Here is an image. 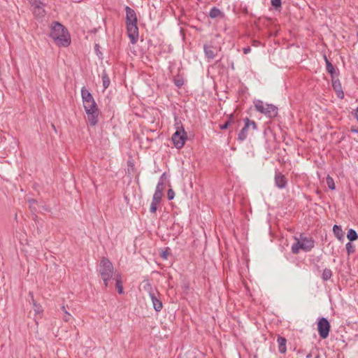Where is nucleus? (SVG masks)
<instances>
[{"label": "nucleus", "instance_id": "1", "mask_svg": "<svg viewBox=\"0 0 358 358\" xmlns=\"http://www.w3.org/2000/svg\"><path fill=\"white\" fill-rule=\"evenodd\" d=\"M50 36L58 46L68 47L71 44L69 32L60 22H55L52 23Z\"/></svg>", "mask_w": 358, "mask_h": 358}, {"label": "nucleus", "instance_id": "2", "mask_svg": "<svg viewBox=\"0 0 358 358\" xmlns=\"http://www.w3.org/2000/svg\"><path fill=\"white\" fill-rule=\"evenodd\" d=\"M125 11L127 35L131 43L136 44L138 39L136 13L134 9L127 6L125 7Z\"/></svg>", "mask_w": 358, "mask_h": 358}, {"label": "nucleus", "instance_id": "3", "mask_svg": "<svg viewBox=\"0 0 358 358\" xmlns=\"http://www.w3.org/2000/svg\"><path fill=\"white\" fill-rule=\"evenodd\" d=\"M255 109L269 118H274L278 115V108L273 104H266L262 100L254 101Z\"/></svg>", "mask_w": 358, "mask_h": 358}, {"label": "nucleus", "instance_id": "4", "mask_svg": "<svg viewBox=\"0 0 358 358\" xmlns=\"http://www.w3.org/2000/svg\"><path fill=\"white\" fill-rule=\"evenodd\" d=\"M187 138V133L185 132L182 125L177 127L176 131L171 137L173 144L177 149H180L184 146Z\"/></svg>", "mask_w": 358, "mask_h": 358}, {"label": "nucleus", "instance_id": "5", "mask_svg": "<svg viewBox=\"0 0 358 358\" xmlns=\"http://www.w3.org/2000/svg\"><path fill=\"white\" fill-rule=\"evenodd\" d=\"M99 272L101 277H114V267L112 262L108 258H101L99 263Z\"/></svg>", "mask_w": 358, "mask_h": 358}, {"label": "nucleus", "instance_id": "6", "mask_svg": "<svg viewBox=\"0 0 358 358\" xmlns=\"http://www.w3.org/2000/svg\"><path fill=\"white\" fill-rule=\"evenodd\" d=\"M245 125L238 134V140L240 141H245L248 137V133L250 127L253 130L257 129V124L254 120H251L246 117L244 119Z\"/></svg>", "mask_w": 358, "mask_h": 358}, {"label": "nucleus", "instance_id": "7", "mask_svg": "<svg viewBox=\"0 0 358 358\" xmlns=\"http://www.w3.org/2000/svg\"><path fill=\"white\" fill-rule=\"evenodd\" d=\"M331 326L326 317H321L317 322V331L321 338L325 339L329 336Z\"/></svg>", "mask_w": 358, "mask_h": 358}, {"label": "nucleus", "instance_id": "8", "mask_svg": "<svg viewBox=\"0 0 358 358\" xmlns=\"http://www.w3.org/2000/svg\"><path fill=\"white\" fill-rule=\"evenodd\" d=\"M150 297L152 302L153 308L157 312L161 311L163 308V304L161 299L159 298V293L157 290H150Z\"/></svg>", "mask_w": 358, "mask_h": 358}, {"label": "nucleus", "instance_id": "9", "mask_svg": "<svg viewBox=\"0 0 358 358\" xmlns=\"http://www.w3.org/2000/svg\"><path fill=\"white\" fill-rule=\"evenodd\" d=\"M299 240H300V243H301L302 250L305 252L310 251L315 246L314 240L312 238L306 237L303 234H300Z\"/></svg>", "mask_w": 358, "mask_h": 358}, {"label": "nucleus", "instance_id": "10", "mask_svg": "<svg viewBox=\"0 0 358 358\" xmlns=\"http://www.w3.org/2000/svg\"><path fill=\"white\" fill-rule=\"evenodd\" d=\"M274 180L275 186L280 189H283L287 186V180L285 175L280 171H275Z\"/></svg>", "mask_w": 358, "mask_h": 358}, {"label": "nucleus", "instance_id": "11", "mask_svg": "<svg viewBox=\"0 0 358 358\" xmlns=\"http://www.w3.org/2000/svg\"><path fill=\"white\" fill-rule=\"evenodd\" d=\"M331 83H332V87L334 90L335 91L337 96L339 99H343L344 97V92L342 89L341 83L338 78H331Z\"/></svg>", "mask_w": 358, "mask_h": 358}, {"label": "nucleus", "instance_id": "12", "mask_svg": "<svg viewBox=\"0 0 358 358\" xmlns=\"http://www.w3.org/2000/svg\"><path fill=\"white\" fill-rule=\"evenodd\" d=\"M215 49L216 48L211 45L204 44L203 51L208 62H210L216 57L217 52H215Z\"/></svg>", "mask_w": 358, "mask_h": 358}, {"label": "nucleus", "instance_id": "13", "mask_svg": "<svg viewBox=\"0 0 358 358\" xmlns=\"http://www.w3.org/2000/svg\"><path fill=\"white\" fill-rule=\"evenodd\" d=\"M34 6L33 13L35 17L41 18L45 16V10L43 8L45 4L41 1V3L36 5H31Z\"/></svg>", "mask_w": 358, "mask_h": 358}, {"label": "nucleus", "instance_id": "14", "mask_svg": "<svg viewBox=\"0 0 358 358\" xmlns=\"http://www.w3.org/2000/svg\"><path fill=\"white\" fill-rule=\"evenodd\" d=\"M81 96L83 105H85V103L95 102L92 94L85 87H83L81 90Z\"/></svg>", "mask_w": 358, "mask_h": 358}, {"label": "nucleus", "instance_id": "15", "mask_svg": "<svg viewBox=\"0 0 358 358\" xmlns=\"http://www.w3.org/2000/svg\"><path fill=\"white\" fill-rule=\"evenodd\" d=\"M113 280L115 281V287L117 289V292L120 294H123V286H122V275L119 272H115Z\"/></svg>", "mask_w": 358, "mask_h": 358}, {"label": "nucleus", "instance_id": "16", "mask_svg": "<svg viewBox=\"0 0 358 358\" xmlns=\"http://www.w3.org/2000/svg\"><path fill=\"white\" fill-rule=\"evenodd\" d=\"M277 343L278 345V351L280 353L285 354L287 352V339L281 336H278Z\"/></svg>", "mask_w": 358, "mask_h": 358}, {"label": "nucleus", "instance_id": "17", "mask_svg": "<svg viewBox=\"0 0 358 358\" xmlns=\"http://www.w3.org/2000/svg\"><path fill=\"white\" fill-rule=\"evenodd\" d=\"M99 110L96 111L94 113H90V114L87 115L89 123L92 127H94L95 125L97 124L99 122Z\"/></svg>", "mask_w": 358, "mask_h": 358}, {"label": "nucleus", "instance_id": "18", "mask_svg": "<svg viewBox=\"0 0 358 358\" xmlns=\"http://www.w3.org/2000/svg\"><path fill=\"white\" fill-rule=\"evenodd\" d=\"M324 59L326 63L327 71L330 74L331 78H334L336 74L334 66L329 61L326 55H324Z\"/></svg>", "mask_w": 358, "mask_h": 358}, {"label": "nucleus", "instance_id": "19", "mask_svg": "<svg viewBox=\"0 0 358 358\" xmlns=\"http://www.w3.org/2000/svg\"><path fill=\"white\" fill-rule=\"evenodd\" d=\"M83 107L87 115L90 114V113H94L96 111L99 110L96 102H92L91 103H85V105H83Z\"/></svg>", "mask_w": 358, "mask_h": 358}, {"label": "nucleus", "instance_id": "20", "mask_svg": "<svg viewBox=\"0 0 358 358\" xmlns=\"http://www.w3.org/2000/svg\"><path fill=\"white\" fill-rule=\"evenodd\" d=\"M209 17L210 18H216V17H222L223 16V13H222V11L217 7H213L210 10V12H209Z\"/></svg>", "mask_w": 358, "mask_h": 358}, {"label": "nucleus", "instance_id": "21", "mask_svg": "<svg viewBox=\"0 0 358 358\" xmlns=\"http://www.w3.org/2000/svg\"><path fill=\"white\" fill-rule=\"evenodd\" d=\"M101 79H102V82H103V89L106 90L109 87L110 80V78H109L108 73H106V71L105 70L102 73Z\"/></svg>", "mask_w": 358, "mask_h": 358}, {"label": "nucleus", "instance_id": "22", "mask_svg": "<svg viewBox=\"0 0 358 358\" xmlns=\"http://www.w3.org/2000/svg\"><path fill=\"white\" fill-rule=\"evenodd\" d=\"M333 231H334V234H335L336 237L338 240H342L343 239V231L341 226L335 224L334 226V227H333Z\"/></svg>", "mask_w": 358, "mask_h": 358}, {"label": "nucleus", "instance_id": "23", "mask_svg": "<svg viewBox=\"0 0 358 358\" xmlns=\"http://www.w3.org/2000/svg\"><path fill=\"white\" fill-rule=\"evenodd\" d=\"M164 177H165V173H163L159 178V180L157 185L155 192H163L164 189Z\"/></svg>", "mask_w": 358, "mask_h": 358}, {"label": "nucleus", "instance_id": "24", "mask_svg": "<svg viewBox=\"0 0 358 358\" xmlns=\"http://www.w3.org/2000/svg\"><path fill=\"white\" fill-rule=\"evenodd\" d=\"M295 239L296 241L292 245V252L296 255L299 253L300 249L302 250V245L299 238H295Z\"/></svg>", "mask_w": 358, "mask_h": 358}, {"label": "nucleus", "instance_id": "25", "mask_svg": "<svg viewBox=\"0 0 358 358\" xmlns=\"http://www.w3.org/2000/svg\"><path fill=\"white\" fill-rule=\"evenodd\" d=\"M234 122V115L231 114L229 116V119L223 124L220 125V129L222 130L227 129L232 123Z\"/></svg>", "mask_w": 358, "mask_h": 358}, {"label": "nucleus", "instance_id": "26", "mask_svg": "<svg viewBox=\"0 0 358 358\" xmlns=\"http://www.w3.org/2000/svg\"><path fill=\"white\" fill-rule=\"evenodd\" d=\"M332 271L329 268H324L322 274V279L323 281H327L332 277Z\"/></svg>", "mask_w": 358, "mask_h": 358}, {"label": "nucleus", "instance_id": "27", "mask_svg": "<svg viewBox=\"0 0 358 358\" xmlns=\"http://www.w3.org/2000/svg\"><path fill=\"white\" fill-rule=\"evenodd\" d=\"M29 295L31 298L33 306H34V311L36 312V313H40L41 312H42L41 306L38 304L36 301L34 300L33 292H29Z\"/></svg>", "mask_w": 358, "mask_h": 358}, {"label": "nucleus", "instance_id": "28", "mask_svg": "<svg viewBox=\"0 0 358 358\" xmlns=\"http://www.w3.org/2000/svg\"><path fill=\"white\" fill-rule=\"evenodd\" d=\"M173 83L174 85L178 87V88H180L184 85V79L183 78L180 76L177 75L173 78Z\"/></svg>", "mask_w": 358, "mask_h": 358}, {"label": "nucleus", "instance_id": "29", "mask_svg": "<svg viewBox=\"0 0 358 358\" xmlns=\"http://www.w3.org/2000/svg\"><path fill=\"white\" fill-rule=\"evenodd\" d=\"M347 237L350 241H354L358 238V234L355 230L350 229L348 231Z\"/></svg>", "mask_w": 358, "mask_h": 358}, {"label": "nucleus", "instance_id": "30", "mask_svg": "<svg viewBox=\"0 0 358 358\" xmlns=\"http://www.w3.org/2000/svg\"><path fill=\"white\" fill-rule=\"evenodd\" d=\"M61 309L64 314V316H63L64 321L66 322H69L72 317H71V315L68 312L66 307L65 306H62L61 307Z\"/></svg>", "mask_w": 358, "mask_h": 358}, {"label": "nucleus", "instance_id": "31", "mask_svg": "<svg viewBox=\"0 0 358 358\" xmlns=\"http://www.w3.org/2000/svg\"><path fill=\"white\" fill-rule=\"evenodd\" d=\"M352 115L354 116L355 118H356V120L358 122V106L354 111L352 112ZM350 131L352 133L358 134V127H352L350 128Z\"/></svg>", "mask_w": 358, "mask_h": 358}, {"label": "nucleus", "instance_id": "32", "mask_svg": "<svg viewBox=\"0 0 358 358\" xmlns=\"http://www.w3.org/2000/svg\"><path fill=\"white\" fill-rule=\"evenodd\" d=\"M326 182H327V185L328 187L330 189H331V190L335 189V188H336L335 183H334V179L331 176H327V177L326 178Z\"/></svg>", "mask_w": 358, "mask_h": 358}, {"label": "nucleus", "instance_id": "33", "mask_svg": "<svg viewBox=\"0 0 358 358\" xmlns=\"http://www.w3.org/2000/svg\"><path fill=\"white\" fill-rule=\"evenodd\" d=\"M345 248L348 255L353 254L355 252V247L351 241L346 243Z\"/></svg>", "mask_w": 358, "mask_h": 358}, {"label": "nucleus", "instance_id": "34", "mask_svg": "<svg viewBox=\"0 0 358 358\" xmlns=\"http://www.w3.org/2000/svg\"><path fill=\"white\" fill-rule=\"evenodd\" d=\"M162 196H163V192H155L153 196H152V201L160 203Z\"/></svg>", "mask_w": 358, "mask_h": 358}, {"label": "nucleus", "instance_id": "35", "mask_svg": "<svg viewBox=\"0 0 358 358\" xmlns=\"http://www.w3.org/2000/svg\"><path fill=\"white\" fill-rule=\"evenodd\" d=\"M159 202L155 201L152 200L150 211L151 213H155L157 210V205L159 204Z\"/></svg>", "mask_w": 358, "mask_h": 358}, {"label": "nucleus", "instance_id": "36", "mask_svg": "<svg viewBox=\"0 0 358 358\" xmlns=\"http://www.w3.org/2000/svg\"><path fill=\"white\" fill-rule=\"evenodd\" d=\"M271 5L275 10H278L281 8V0H271Z\"/></svg>", "mask_w": 358, "mask_h": 358}, {"label": "nucleus", "instance_id": "37", "mask_svg": "<svg viewBox=\"0 0 358 358\" xmlns=\"http://www.w3.org/2000/svg\"><path fill=\"white\" fill-rule=\"evenodd\" d=\"M174 196H175L174 191L172 189H169L167 192L168 199L171 201V200L173 199Z\"/></svg>", "mask_w": 358, "mask_h": 358}, {"label": "nucleus", "instance_id": "38", "mask_svg": "<svg viewBox=\"0 0 358 358\" xmlns=\"http://www.w3.org/2000/svg\"><path fill=\"white\" fill-rule=\"evenodd\" d=\"M113 277H101V279L103 281V284L106 288H107L109 286V281Z\"/></svg>", "mask_w": 358, "mask_h": 358}, {"label": "nucleus", "instance_id": "39", "mask_svg": "<svg viewBox=\"0 0 358 358\" xmlns=\"http://www.w3.org/2000/svg\"><path fill=\"white\" fill-rule=\"evenodd\" d=\"M144 289H145V290H146V291H148L149 294H150V290H155V289L152 287V286H151L150 283L149 282V281H147V282H146V283H145V285H144Z\"/></svg>", "mask_w": 358, "mask_h": 358}, {"label": "nucleus", "instance_id": "40", "mask_svg": "<svg viewBox=\"0 0 358 358\" xmlns=\"http://www.w3.org/2000/svg\"><path fill=\"white\" fill-rule=\"evenodd\" d=\"M168 255H169V252L167 250H164L162 252V253L160 254V257L164 259H166L167 257H168Z\"/></svg>", "mask_w": 358, "mask_h": 358}, {"label": "nucleus", "instance_id": "41", "mask_svg": "<svg viewBox=\"0 0 358 358\" xmlns=\"http://www.w3.org/2000/svg\"><path fill=\"white\" fill-rule=\"evenodd\" d=\"M243 52L245 55L248 54L251 52V48L250 46H247L243 48Z\"/></svg>", "mask_w": 358, "mask_h": 358}, {"label": "nucleus", "instance_id": "42", "mask_svg": "<svg viewBox=\"0 0 358 358\" xmlns=\"http://www.w3.org/2000/svg\"><path fill=\"white\" fill-rule=\"evenodd\" d=\"M31 5H36L41 3L40 0H27Z\"/></svg>", "mask_w": 358, "mask_h": 358}, {"label": "nucleus", "instance_id": "43", "mask_svg": "<svg viewBox=\"0 0 358 358\" xmlns=\"http://www.w3.org/2000/svg\"><path fill=\"white\" fill-rule=\"evenodd\" d=\"M312 357V354L311 353H309L306 355V358H311Z\"/></svg>", "mask_w": 358, "mask_h": 358}, {"label": "nucleus", "instance_id": "44", "mask_svg": "<svg viewBox=\"0 0 358 358\" xmlns=\"http://www.w3.org/2000/svg\"><path fill=\"white\" fill-rule=\"evenodd\" d=\"M315 358H322V357L320 355H317V356L315 357Z\"/></svg>", "mask_w": 358, "mask_h": 358}, {"label": "nucleus", "instance_id": "45", "mask_svg": "<svg viewBox=\"0 0 358 358\" xmlns=\"http://www.w3.org/2000/svg\"><path fill=\"white\" fill-rule=\"evenodd\" d=\"M222 59V58L220 59V61ZM219 60L218 61H216V63H218Z\"/></svg>", "mask_w": 358, "mask_h": 358}, {"label": "nucleus", "instance_id": "46", "mask_svg": "<svg viewBox=\"0 0 358 358\" xmlns=\"http://www.w3.org/2000/svg\"><path fill=\"white\" fill-rule=\"evenodd\" d=\"M194 358H196V357H194Z\"/></svg>", "mask_w": 358, "mask_h": 358}]
</instances>
